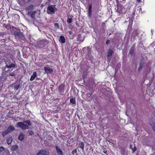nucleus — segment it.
I'll return each instance as SVG.
<instances>
[{
    "instance_id": "nucleus-42",
    "label": "nucleus",
    "mask_w": 155,
    "mask_h": 155,
    "mask_svg": "<svg viewBox=\"0 0 155 155\" xmlns=\"http://www.w3.org/2000/svg\"><path fill=\"white\" fill-rule=\"evenodd\" d=\"M67 21L68 22V19L67 20Z\"/></svg>"
},
{
    "instance_id": "nucleus-5",
    "label": "nucleus",
    "mask_w": 155,
    "mask_h": 155,
    "mask_svg": "<svg viewBox=\"0 0 155 155\" xmlns=\"http://www.w3.org/2000/svg\"><path fill=\"white\" fill-rule=\"evenodd\" d=\"M45 73L47 74H52L53 72V70L49 67H44Z\"/></svg>"
},
{
    "instance_id": "nucleus-19",
    "label": "nucleus",
    "mask_w": 155,
    "mask_h": 155,
    "mask_svg": "<svg viewBox=\"0 0 155 155\" xmlns=\"http://www.w3.org/2000/svg\"><path fill=\"white\" fill-rule=\"evenodd\" d=\"M24 138V136L23 134L20 135L18 137V140H23Z\"/></svg>"
},
{
    "instance_id": "nucleus-36",
    "label": "nucleus",
    "mask_w": 155,
    "mask_h": 155,
    "mask_svg": "<svg viewBox=\"0 0 155 155\" xmlns=\"http://www.w3.org/2000/svg\"><path fill=\"white\" fill-rule=\"evenodd\" d=\"M76 152V150H73L72 152V153L73 154H74Z\"/></svg>"
},
{
    "instance_id": "nucleus-4",
    "label": "nucleus",
    "mask_w": 155,
    "mask_h": 155,
    "mask_svg": "<svg viewBox=\"0 0 155 155\" xmlns=\"http://www.w3.org/2000/svg\"><path fill=\"white\" fill-rule=\"evenodd\" d=\"M5 64H6V66L7 68H14L16 66L15 64L12 63L11 61L8 59H7L5 61Z\"/></svg>"
},
{
    "instance_id": "nucleus-38",
    "label": "nucleus",
    "mask_w": 155,
    "mask_h": 155,
    "mask_svg": "<svg viewBox=\"0 0 155 155\" xmlns=\"http://www.w3.org/2000/svg\"><path fill=\"white\" fill-rule=\"evenodd\" d=\"M130 148L132 150H133V148H132V146L131 145H130Z\"/></svg>"
},
{
    "instance_id": "nucleus-34",
    "label": "nucleus",
    "mask_w": 155,
    "mask_h": 155,
    "mask_svg": "<svg viewBox=\"0 0 155 155\" xmlns=\"http://www.w3.org/2000/svg\"><path fill=\"white\" fill-rule=\"evenodd\" d=\"M92 6L91 5L89 6L88 10H91Z\"/></svg>"
},
{
    "instance_id": "nucleus-1",
    "label": "nucleus",
    "mask_w": 155,
    "mask_h": 155,
    "mask_svg": "<svg viewBox=\"0 0 155 155\" xmlns=\"http://www.w3.org/2000/svg\"><path fill=\"white\" fill-rule=\"evenodd\" d=\"M16 126L17 127H20L22 130H26L28 128V126L21 122L17 123Z\"/></svg>"
},
{
    "instance_id": "nucleus-2",
    "label": "nucleus",
    "mask_w": 155,
    "mask_h": 155,
    "mask_svg": "<svg viewBox=\"0 0 155 155\" xmlns=\"http://www.w3.org/2000/svg\"><path fill=\"white\" fill-rule=\"evenodd\" d=\"M55 6L53 5H50L47 8V13L49 14H51L54 13Z\"/></svg>"
},
{
    "instance_id": "nucleus-18",
    "label": "nucleus",
    "mask_w": 155,
    "mask_h": 155,
    "mask_svg": "<svg viewBox=\"0 0 155 155\" xmlns=\"http://www.w3.org/2000/svg\"><path fill=\"white\" fill-rule=\"evenodd\" d=\"M39 152V153H41V154H42L43 155H45L46 154L47 152L45 150H41Z\"/></svg>"
},
{
    "instance_id": "nucleus-6",
    "label": "nucleus",
    "mask_w": 155,
    "mask_h": 155,
    "mask_svg": "<svg viewBox=\"0 0 155 155\" xmlns=\"http://www.w3.org/2000/svg\"><path fill=\"white\" fill-rule=\"evenodd\" d=\"M117 11L119 13H121L124 12V8L120 5L117 6Z\"/></svg>"
},
{
    "instance_id": "nucleus-9",
    "label": "nucleus",
    "mask_w": 155,
    "mask_h": 155,
    "mask_svg": "<svg viewBox=\"0 0 155 155\" xmlns=\"http://www.w3.org/2000/svg\"><path fill=\"white\" fill-rule=\"evenodd\" d=\"M57 153L58 155H63L62 151L60 149L58 146L56 147Z\"/></svg>"
},
{
    "instance_id": "nucleus-16",
    "label": "nucleus",
    "mask_w": 155,
    "mask_h": 155,
    "mask_svg": "<svg viewBox=\"0 0 155 155\" xmlns=\"http://www.w3.org/2000/svg\"><path fill=\"white\" fill-rule=\"evenodd\" d=\"M150 124L152 127V128L154 131H155V122L152 121L150 122Z\"/></svg>"
},
{
    "instance_id": "nucleus-14",
    "label": "nucleus",
    "mask_w": 155,
    "mask_h": 155,
    "mask_svg": "<svg viewBox=\"0 0 155 155\" xmlns=\"http://www.w3.org/2000/svg\"><path fill=\"white\" fill-rule=\"evenodd\" d=\"M33 5H31L26 7L25 9L26 11H30L33 9Z\"/></svg>"
},
{
    "instance_id": "nucleus-22",
    "label": "nucleus",
    "mask_w": 155,
    "mask_h": 155,
    "mask_svg": "<svg viewBox=\"0 0 155 155\" xmlns=\"http://www.w3.org/2000/svg\"><path fill=\"white\" fill-rule=\"evenodd\" d=\"M134 48L133 47H132L129 51V54L131 55H132L133 54L134 52Z\"/></svg>"
},
{
    "instance_id": "nucleus-24",
    "label": "nucleus",
    "mask_w": 155,
    "mask_h": 155,
    "mask_svg": "<svg viewBox=\"0 0 155 155\" xmlns=\"http://www.w3.org/2000/svg\"><path fill=\"white\" fill-rule=\"evenodd\" d=\"M20 85L19 84L16 85L14 86V90L15 91H17L20 87Z\"/></svg>"
},
{
    "instance_id": "nucleus-35",
    "label": "nucleus",
    "mask_w": 155,
    "mask_h": 155,
    "mask_svg": "<svg viewBox=\"0 0 155 155\" xmlns=\"http://www.w3.org/2000/svg\"><path fill=\"white\" fill-rule=\"evenodd\" d=\"M104 153L105 154H107V151H106V150H104Z\"/></svg>"
},
{
    "instance_id": "nucleus-11",
    "label": "nucleus",
    "mask_w": 155,
    "mask_h": 155,
    "mask_svg": "<svg viewBox=\"0 0 155 155\" xmlns=\"http://www.w3.org/2000/svg\"><path fill=\"white\" fill-rule=\"evenodd\" d=\"M15 130V127L12 126H9L7 129V130L9 132H11L12 131L14 130Z\"/></svg>"
},
{
    "instance_id": "nucleus-3",
    "label": "nucleus",
    "mask_w": 155,
    "mask_h": 155,
    "mask_svg": "<svg viewBox=\"0 0 155 155\" xmlns=\"http://www.w3.org/2000/svg\"><path fill=\"white\" fill-rule=\"evenodd\" d=\"M46 41L44 40H41L37 42L36 46L39 48H42L44 47L46 44Z\"/></svg>"
},
{
    "instance_id": "nucleus-20",
    "label": "nucleus",
    "mask_w": 155,
    "mask_h": 155,
    "mask_svg": "<svg viewBox=\"0 0 155 155\" xmlns=\"http://www.w3.org/2000/svg\"><path fill=\"white\" fill-rule=\"evenodd\" d=\"M113 53V51L111 50H109L108 52L107 56L109 57H110L112 53Z\"/></svg>"
},
{
    "instance_id": "nucleus-13",
    "label": "nucleus",
    "mask_w": 155,
    "mask_h": 155,
    "mask_svg": "<svg viewBox=\"0 0 155 155\" xmlns=\"http://www.w3.org/2000/svg\"><path fill=\"white\" fill-rule=\"evenodd\" d=\"M59 41L60 42L63 43H64L65 41L64 37L62 35L60 37Z\"/></svg>"
},
{
    "instance_id": "nucleus-29",
    "label": "nucleus",
    "mask_w": 155,
    "mask_h": 155,
    "mask_svg": "<svg viewBox=\"0 0 155 155\" xmlns=\"http://www.w3.org/2000/svg\"><path fill=\"white\" fill-rule=\"evenodd\" d=\"M54 26L56 28H58L59 27V25L58 24V23H54Z\"/></svg>"
},
{
    "instance_id": "nucleus-12",
    "label": "nucleus",
    "mask_w": 155,
    "mask_h": 155,
    "mask_svg": "<svg viewBox=\"0 0 155 155\" xmlns=\"http://www.w3.org/2000/svg\"><path fill=\"white\" fill-rule=\"evenodd\" d=\"M14 34L15 35L18 36L20 38L22 37L23 36V35L21 33L17 31H14Z\"/></svg>"
},
{
    "instance_id": "nucleus-15",
    "label": "nucleus",
    "mask_w": 155,
    "mask_h": 155,
    "mask_svg": "<svg viewBox=\"0 0 155 155\" xmlns=\"http://www.w3.org/2000/svg\"><path fill=\"white\" fill-rule=\"evenodd\" d=\"M12 142V137H10L8 138L7 140V143L8 144H10Z\"/></svg>"
},
{
    "instance_id": "nucleus-37",
    "label": "nucleus",
    "mask_w": 155,
    "mask_h": 155,
    "mask_svg": "<svg viewBox=\"0 0 155 155\" xmlns=\"http://www.w3.org/2000/svg\"><path fill=\"white\" fill-rule=\"evenodd\" d=\"M110 41L109 40H107L106 41V43L107 44H108V43H109Z\"/></svg>"
},
{
    "instance_id": "nucleus-32",
    "label": "nucleus",
    "mask_w": 155,
    "mask_h": 155,
    "mask_svg": "<svg viewBox=\"0 0 155 155\" xmlns=\"http://www.w3.org/2000/svg\"><path fill=\"white\" fill-rule=\"evenodd\" d=\"M72 21L71 18H68V23H71Z\"/></svg>"
},
{
    "instance_id": "nucleus-30",
    "label": "nucleus",
    "mask_w": 155,
    "mask_h": 155,
    "mask_svg": "<svg viewBox=\"0 0 155 155\" xmlns=\"http://www.w3.org/2000/svg\"><path fill=\"white\" fill-rule=\"evenodd\" d=\"M29 134L30 135H34V132L31 130H30L29 131Z\"/></svg>"
},
{
    "instance_id": "nucleus-31",
    "label": "nucleus",
    "mask_w": 155,
    "mask_h": 155,
    "mask_svg": "<svg viewBox=\"0 0 155 155\" xmlns=\"http://www.w3.org/2000/svg\"><path fill=\"white\" fill-rule=\"evenodd\" d=\"M91 14V10H88V15L90 17Z\"/></svg>"
},
{
    "instance_id": "nucleus-43",
    "label": "nucleus",
    "mask_w": 155,
    "mask_h": 155,
    "mask_svg": "<svg viewBox=\"0 0 155 155\" xmlns=\"http://www.w3.org/2000/svg\"><path fill=\"white\" fill-rule=\"evenodd\" d=\"M6 28L8 29V28L7 27H6Z\"/></svg>"
},
{
    "instance_id": "nucleus-28",
    "label": "nucleus",
    "mask_w": 155,
    "mask_h": 155,
    "mask_svg": "<svg viewBox=\"0 0 155 155\" xmlns=\"http://www.w3.org/2000/svg\"><path fill=\"white\" fill-rule=\"evenodd\" d=\"M5 150V148L4 147L2 146H1L0 147V152H2Z\"/></svg>"
},
{
    "instance_id": "nucleus-26",
    "label": "nucleus",
    "mask_w": 155,
    "mask_h": 155,
    "mask_svg": "<svg viewBox=\"0 0 155 155\" xmlns=\"http://www.w3.org/2000/svg\"><path fill=\"white\" fill-rule=\"evenodd\" d=\"M15 74V71H13L12 72L10 73H9L8 74V76H13Z\"/></svg>"
},
{
    "instance_id": "nucleus-33",
    "label": "nucleus",
    "mask_w": 155,
    "mask_h": 155,
    "mask_svg": "<svg viewBox=\"0 0 155 155\" xmlns=\"http://www.w3.org/2000/svg\"><path fill=\"white\" fill-rule=\"evenodd\" d=\"M136 149H137L136 147H134V149L133 148V149L132 150L133 152H134L136 150Z\"/></svg>"
},
{
    "instance_id": "nucleus-40",
    "label": "nucleus",
    "mask_w": 155,
    "mask_h": 155,
    "mask_svg": "<svg viewBox=\"0 0 155 155\" xmlns=\"http://www.w3.org/2000/svg\"><path fill=\"white\" fill-rule=\"evenodd\" d=\"M69 34H70V35H71V34H72V32H71V31H70V32H69Z\"/></svg>"
},
{
    "instance_id": "nucleus-21",
    "label": "nucleus",
    "mask_w": 155,
    "mask_h": 155,
    "mask_svg": "<svg viewBox=\"0 0 155 155\" xmlns=\"http://www.w3.org/2000/svg\"><path fill=\"white\" fill-rule=\"evenodd\" d=\"M18 148V146L17 145H14L11 147V150L12 151H15L17 150Z\"/></svg>"
},
{
    "instance_id": "nucleus-17",
    "label": "nucleus",
    "mask_w": 155,
    "mask_h": 155,
    "mask_svg": "<svg viewBox=\"0 0 155 155\" xmlns=\"http://www.w3.org/2000/svg\"><path fill=\"white\" fill-rule=\"evenodd\" d=\"M79 147L81 148V149H83L84 148V144L83 142H80L78 144Z\"/></svg>"
},
{
    "instance_id": "nucleus-8",
    "label": "nucleus",
    "mask_w": 155,
    "mask_h": 155,
    "mask_svg": "<svg viewBox=\"0 0 155 155\" xmlns=\"http://www.w3.org/2000/svg\"><path fill=\"white\" fill-rule=\"evenodd\" d=\"M37 76V72L36 71L34 72L32 75L31 76L30 78V81H32L35 78H36Z\"/></svg>"
},
{
    "instance_id": "nucleus-27",
    "label": "nucleus",
    "mask_w": 155,
    "mask_h": 155,
    "mask_svg": "<svg viewBox=\"0 0 155 155\" xmlns=\"http://www.w3.org/2000/svg\"><path fill=\"white\" fill-rule=\"evenodd\" d=\"M26 124H27L28 125V126H30L31 125V124L30 121L29 120H27L25 122Z\"/></svg>"
},
{
    "instance_id": "nucleus-10",
    "label": "nucleus",
    "mask_w": 155,
    "mask_h": 155,
    "mask_svg": "<svg viewBox=\"0 0 155 155\" xmlns=\"http://www.w3.org/2000/svg\"><path fill=\"white\" fill-rule=\"evenodd\" d=\"M143 67V61H141L140 62V64L139 67L138 68V71H141Z\"/></svg>"
},
{
    "instance_id": "nucleus-25",
    "label": "nucleus",
    "mask_w": 155,
    "mask_h": 155,
    "mask_svg": "<svg viewBox=\"0 0 155 155\" xmlns=\"http://www.w3.org/2000/svg\"><path fill=\"white\" fill-rule=\"evenodd\" d=\"M70 102L72 103L73 104H75V100L74 98H71L70 100Z\"/></svg>"
},
{
    "instance_id": "nucleus-23",
    "label": "nucleus",
    "mask_w": 155,
    "mask_h": 155,
    "mask_svg": "<svg viewBox=\"0 0 155 155\" xmlns=\"http://www.w3.org/2000/svg\"><path fill=\"white\" fill-rule=\"evenodd\" d=\"M9 132L7 130H5V131H4L2 132V136L3 137H4L5 135L7 134Z\"/></svg>"
},
{
    "instance_id": "nucleus-39",
    "label": "nucleus",
    "mask_w": 155,
    "mask_h": 155,
    "mask_svg": "<svg viewBox=\"0 0 155 155\" xmlns=\"http://www.w3.org/2000/svg\"><path fill=\"white\" fill-rule=\"evenodd\" d=\"M37 155H41V154L39 153V152L37 154Z\"/></svg>"
},
{
    "instance_id": "nucleus-41",
    "label": "nucleus",
    "mask_w": 155,
    "mask_h": 155,
    "mask_svg": "<svg viewBox=\"0 0 155 155\" xmlns=\"http://www.w3.org/2000/svg\"><path fill=\"white\" fill-rule=\"evenodd\" d=\"M138 2H140L141 0H137Z\"/></svg>"
},
{
    "instance_id": "nucleus-7",
    "label": "nucleus",
    "mask_w": 155,
    "mask_h": 155,
    "mask_svg": "<svg viewBox=\"0 0 155 155\" xmlns=\"http://www.w3.org/2000/svg\"><path fill=\"white\" fill-rule=\"evenodd\" d=\"M36 12L35 11L34 12H29L28 13V15L31 16L32 18L34 19L35 18V14Z\"/></svg>"
}]
</instances>
